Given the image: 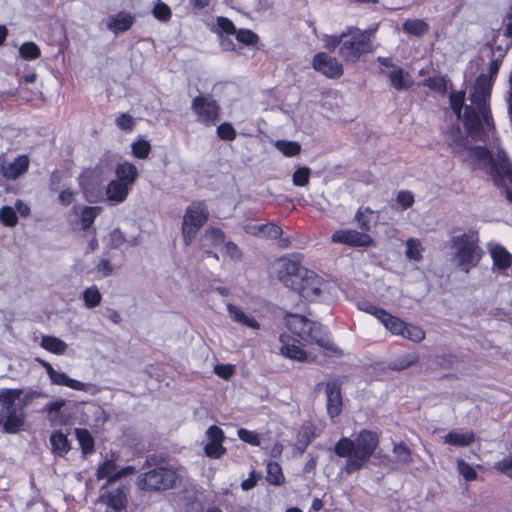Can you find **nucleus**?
<instances>
[{
    "label": "nucleus",
    "mask_w": 512,
    "mask_h": 512,
    "mask_svg": "<svg viewBox=\"0 0 512 512\" xmlns=\"http://www.w3.org/2000/svg\"><path fill=\"white\" fill-rule=\"evenodd\" d=\"M19 53L26 60H34L40 57V48L34 42H25L19 48Z\"/></svg>",
    "instance_id": "nucleus-45"
},
{
    "label": "nucleus",
    "mask_w": 512,
    "mask_h": 512,
    "mask_svg": "<svg viewBox=\"0 0 512 512\" xmlns=\"http://www.w3.org/2000/svg\"><path fill=\"white\" fill-rule=\"evenodd\" d=\"M393 453L404 464H410L413 461L412 451L405 442L395 443Z\"/></svg>",
    "instance_id": "nucleus-40"
},
{
    "label": "nucleus",
    "mask_w": 512,
    "mask_h": 512,
    "mask_svg": "<svg viewBox=\"0 0 512 512\" xmlns=\"http://www.w3.org/2000/svg\"><path fill=\"white\" fill-rule=\"evenodd\" d=\"M94 174L93 171H85L82 173L79 180L85 198L91 203L96 202L101 194L98 177Z\"/></svg>",
    "instance_id": "nucleus-23"
},
{
    "label": "nucleus",
    "mask_w": 512,
    "mask_h": 512,
    "mask_svg": "<svg viewBox=\"0 0 512 512\" xmlns=\"http://www.w3.org/2000/svg\"><path fill=\"white\" fill-rule=\"evenodd\" d=\"M227 311L229 313L230 318L243 326L252 328V329H259L260 324L259 322L251 317L245 314L239 307H237L234 304H228L227 305Z\"/></svg>",
    "instance_id": "nucleus-30"
},
{
    "label": "nucleus",
    "mask_w": 512,
    "mask_h": 512,
    "mask_svg": "<svg viewBox=\"0 0 512 512\" xmlns=\"http://www.w3.org/2000/svg\"><path fill=\"white\" fill-rule=\"evenodd\" d=\"M275 147L285 157H295L301 150L300 144L296 141L278 140L275 142Z\"/></svg>",
    "instance_id": "nucleus-36"
},
{
    "label": "nucleus",
    "mask_w": 512,
    "mask_h": 512,
    "mask_svg": "<svg viewBox=\"0 0 512 512\" xmlns=\"http://www.w3.org/2000/svg\"><path fill=\"white\" fill-rule=\"evenodd\" d=\"M326 398L327 414L331 419H334L342 413L343 408L341 387L338 383H326Z\"/></svg>",
    "instance_id": "nucleus-20"
},
{
    "label": "nucleus",
    "mask_w": 512,
    "mask_h": 512,
    "mask_svg": "<svg viewBox=\"0 0 512 512\" xmlns=\"http://www.w3.org/2000/svg\"><path fill=\"white\" fill-rule=\"evenodd\" d=\"M2 424L3 430L9 434H15L21 430L25 424V414L21 411H12L4 413L0 411V425Z\"/></svg>",
    "instance_id": "nucleus-25"
},
{
    "label": "nucleus",
    "mask_w": 512,
    "mask_h": 512,
    "mask_svg": "<svg viewBox=\"0 0 512 512\" xmlns=\"http://www.w3.org/2000/svg\"><path fill=\"white\" fill-rule=\"evenodd\" d=\"M117 127L123 131H132L135 125L133 117L127 113H121L116 119Z\"/></svg>",
    "instance_id": "nucleus-55"
},
{
    "label": "nucleus",
    "mask_w": 512,
    "mask_h": 512,
    "mask_svg": "<svg viewBox=\"0 0 512 512\" xmlns=\"http://www.w3.org/2000/svg\"><path fill=\"white\" fill-rule=\"evenodd\" d=\"M30 162H9L7 175L9 178L15 179L28 170Z\"/></svg>",
    "instance_id": "nucleus-53"
},
{
    "label": "nucleus",
    "mask_w": 512,
    "mask_h": 512,
    "mask_svg": "<svg viewBox=\"0 0 512 512\" xmlns=\"http://www.w3.org/2000/svg\"><path fill=\"white\" fill-rule=\"evenodd\" d=\"M457 469H458L459 474L466 481H469V482L475 481L478 477L476 470L463 459L457 460Z\"/></svg>",
    "instance_id": "nucleus-46"
},
{
    "label": "nucleus",
    "mask_w": 512,
    "mask_h": 512,
    "mask_svg": "<svg viewBox=\"0 0 512 512\" xmlns=\"http://www.w3.org/2000/svg\"><path fill=\"white\" fill-rule=\"evenodd\" d=\"M50 444L52 452L60 457H64L71 449V443L62 431L50 435Z\"/></svg>",
    "instance_id": "nucleus-29"
},
{
    "label": "nucleus",
    "mask_w": 512,
    "mask_h": 512,
    "mask_svg": "<svg viewBox=\"0 0 512 512\" xmlns=\"http://www.w3.org/2000/svg\"><path fill=\"white\" fill-rule=\"evenodd\" d=\"M134 23V17L127 12H119L110 15L106 20V27L111 32L118 34L127 31Z\"/></svg>",
    "instance_id": "nucleus-26"
},
{
    "label": "nucleus",
    "mask_w": 512,
    "mask_h": 512,
    "mask_svg": "<svg viewBox=\"0 0 512 512\" xmlns=\"http://www.w3.org/2000/svg\"><path fill=\"white\" fill-rule=\"evenodd\" d=\"M310 168L303 166L299 167L292 175V182L295 186H306L310 180Z\"/></svg>",
    "instance_id": "nucleus-47"
},
{
    "label": "nucleus",
    "mask_w": 512,
    "mask_h": 512,
    "mask_svg": "<svg viewBox=\"0 0 512 512\" xmlns=\"http://www.w3.org/2000/svg\"><path fill=\"white\" fill-rule=\"evenodd\" d=\"M99 206H85L81 212V226L83 230H88L94 223L96 217L101 212Z\"/></svg>",
    "instance_id": "nucleus-37"
},
{
    "label": "nucleus",
    "mask_w": 512,
    "mask_h": 512,
    "mask_svg": "<svg viewBox=\"0 0 512 512\" xmlns=\"http://www.w3.org/2000/svg\"><path fill=\"white\" fill-rule=\"evenodd\" d=\"M237 434L240 440L252 446H259L261 443L259 435L254 431H250L245 428H240L238 429Z\"/></svg>",
    "instance_id": "nucleus-50"
},
{
    "label": "nucleus",
    "mask_w": 512,
    "mask_h": 512,
    "mask_svg": "<svg viewBox=\"0 0 512 512\" xmlns=\"http://www.w3.org/2000/svg\"><path fill=\"white\" fill-rule=\"evenodd\" d=\"M359 309L374 316L378 321H380L383 316H386V310L384 308H381L369 301L359 303Z\"/></svg>",
    "instance_id": "nucleus-49"
},
{
    "label": "nucleus",
    "mask_w": 512,
    "mask_h": 512,
    "mask_svg": "<svg viewBox=\"0 0 512 512\" xmlns=\"http://www.w3.org/2000/svg\"><path fill=\"white\" fill-rule=\"evenodd\" d=\"M224 249L229 258L234 261H239L242 259V252L238 245L232 241H227L224 243Z\"/></svg>",
    "instance_id": "nucleus-59"
},
{
    "label": "nucleus",
    "mask_w": 512,
    "mask_h": 512,
    "mask_svg": "<svg viewBox=\"0 0 512 512\" xmlns=\"http://www.w3.org/2000/svg\"><path fill=\"white\" fill-rule=\"evenodd\" d=\"M327 284V281L316 272L308 269L293 291L306 301L319 302L327 289Z\"/></svg>",
    "instance_id": "nucleus-12"
},
{
    "label": "nucleus",
    "mask_w": 512,
    "mask_h": 512,
    "mask_svg": "<svg viewBox=\"0 0 512 512\" xmlns=\"http://www.w3.org/2000/svg\"><path fill=\"white\" fill-rule=\"evenodd\" d=\"M380 444V433L362 429L355 439L341 437L334 445L333 451L339 458H345L342 469L347 475L362 470L374 455Z\"/></svg>",
    "instance_id": "nucleus-2"
},
{
    "label": "nucleus",
    "mask_w": 512,
    "mask_h": 512,
    "mask_svg": "<svg viewBox=\"0 0 512 512\" xmlns=\"http://www.w3.org/2000/svg\"><path fill=\"white\" fill-rule=\"evenodd\" d=\"M455 248V260L457 267L465 273L477 267L484 256L483 249L479 246V237L477 232L463 233L454 236L451 240Z\"/></svg>",
    "instance_id": "nucleus-5"
},
{
    "label": "nucleus",
    "mask_w": 512,
    "mask_h": 512,
    "mask_svg": "<svg viewBox=\"0 0 512 512\" xmlns=\"http://www.w3.org/2000/svg\"><path fill=\"white\" fill-rule=\"evenodd\" d=\"M331 240L333 243L345 244L350 247H370L374 244L373 238L364 232L353 229L336 230Z\"/></svg>",
    "instance_id": "nucleus-15"
},
{
    "label": "nucleus",
    "mask_w": 512,
    "mask_h": 512,
    "mask_svg": "<svg viewBox=\"0 0 512 512\" xmlns=\"http://www.w3.org/2000/svg\"><path fill=\"white\" fill-rule=\"evenodd\" d=\"M316 437L317 428L315 424L311 421L303 422L296 435L295 448L301 454L304 453Z\"/></svg>",
    "instance_id": "nucleus-24"
},
{
    "label": "nucleus",
    "mask_w": 512,
    "mask_h": 512,
    "mask_svg": "<svg viewBox=\"0 0 512 512\" xmlns=\"http://www.w3.org/2000/svg\"><path fill=\"white\" fill-rule=\"evenodd\" d=\"M191 109L196 115L197 121L206 126H211L218 120L220 107L216 100L210 96L199 95L195 97Z\"/></svg>",
    "instance_id": "nucleus-13"
},
{
    "label": "nucleus",
    "mask_w": 512,
    "mask_h": 512,
    "mask_svg": "<svg viewBox=\"0 0 512 512\" xmlns=\"http://www.w3.org/2000/svg\"><path fill=\"white\" fill-rule=\"evenodd\" d=\"M98 502L105 505V512H122L127 509L129 488L121 484L116 488H105L101 490Z\"/></svg>",
    "instance_id": "nucleus-14"
},
{
    "label": "nucleus",
    "mask_w": 512,
    "mask_h": 512,
    "mask_svg": "<svg viewBox=\"0 0 512 512\" xmlns=\"http://www.w3.org/2000/svg\"><path fill=\"white\" fill-rule=\"evenodd\" d=\"M132 151L135 157L139 159L146 158L150 152V144L146 140H139L133 143Z\"/></svg>",
    "instance_id": "nucleus-56"
},
{
    "label": "nucleus",
    "mask_w": 512,
    "mask_h": 512,
    "mask_svg": "<svg viewBox=\"0 0 512 512\" xmlns=\"http://www.w3.org/2000/svg\"><path fill=\"white\" fill-rule=\"evenodd\" d=\"M36 362L39 363L46 371L51 384L58 386H66L76 391H86L87 385L79 380L70 378L66 373L57 371L46 360L37 357Z\"/></svg>",
    "instance_id": "nucleus-17"
},
{
    "label": "nucleus",
    "mask_w": 512,
    "mask_h": 512,
    "mask_svg": "<svg viewBox=\"0 0 512 512\" xmlns=\"http://www.w3.org/2000/svg\"><path fill=\"white\" fill-rule=\"evenodd\" d=\"M214 371L222 379L229 380L234 374V367L230 364H218Z\"/></svg>",
    "instance_id": "nucleus-62"
},
{
    "label": "nucleus",
    "mask_w": 512,
    "mask_h": 512,
    "mask_svg": "<svg viewBox=\"0 0 512 512\" xmlns=\"http://www.w3.org/2000/svg\"><path fill=\"white\" fill-rule=\"evenodd\" d=\"M217 27L219 31L224 32L227 35H232L236 33V28L233 22L225 17L217 18Z\"/></svg>",
    "instance_id": "nucleus-61"
},
{
    "label": "nucleus",
    "mask_w": 512,
    "mask_h": 512,
    "mask_svg": "<svg viewBox=\"0 0 512 512\" xmlns=\"http://www.w3.org/2000/svg\"><path fill=\"white\" fill-rule=\"evenodd\" d=\"M203 240L209 241L210 246L217 247L225 243V233L217 227H210L205 230Z\"/></svg>",
    "instance_id": "nucleus-38"
},
{
    "label": "nucleus",
    "mask_w": 512,
    "mask_h": 512,
    "mask_svg": "<svg viewBox=\"0 0 512 512\" xmlns=\"http://www.w3.org/2000/svg\"><path fill=\"white\" fill-rule=\"evenodd\" d=\"M134 472V467L126 466L121 470H117V464L113 459H107L104 462L100 463L97 471L96 477L98 480L106 479V483L102 486L101 490L112 485L117 480L121 479L124 476L132 474Z\"/></svg>",
    "instance_id": "nucleus-16"
},
{
    "label": "nucleus",
    "mask_w": 512,
    "mask_h": 512,
    "mask_svg": "<svg viewBox=\"0 0 512 512\" xmlns=\"http://www.w3.org/2000/svg\"><path fill=\"white\" fill-rule=\"evenodd\" d=\"M475 440V434L471 432L460 433L451 431L444 436V442L456 447H466L471 445Z\"/></svg>",
    "instance_id": "nucleus-32"
},
{
    "label": "nucleus",
    "mask_w": 512,
    "mask_h": 512,
    "mask_svg": "<svg viewBox=\"0 0 512 512\" xmlns=\"http://www.w3.org/2000/svg\"><path fill=\"white\" fill-rule=\"evenodd\" d=\"M277 265V279L292 291L308 270V268L302 265V256L300 254L282 256L279 258Z\"/></svg>",
    "instance_id": "nucleus-9"
},
{
    "label": "nucleus",
    "mask_w": 512,
    "mask_h": 512,
    "mask_svg": "<svg viewBox=\"0 0 512 512\" xmlns=\"http://www.w3.org/2000/svg\"><path fill=\"white\" fill-rule=\"evenodd\" d=\"M116 179L106 186L107 201L119 204L124 202L138 178V170L132 162H119L115 169Z\"/></svg>",
    "instance_id": "nucleus-7"
},
{
    "label": "nucleus",
    "mask_w": 512,
    "mask_h": 512,
    "mask_svg": "<svg viewBox=\"0 0 512 512\" xmlns=\"http://www.w3.org/2000/svg\"><path fill=\"white\" fill-rule=\"evenodd\" d=\"M209 218L207 205L203 201H193L185 211L182 221V236L186 246L191 245L198 231Z\"/></svg>",
    "instance_id": "nucleus-8"
},
{
    "label": "nucleus",
    "mask_w": 512,
    "mask_h": 512,
    "mask_svg": "<svg viewBox=\"0 0 512 512\" xmlns=\"http://www.w3.org/2000/svg\"><path fill=\"white\" fill-rule=\"evenodd\" d=\"M101 293L96 286H91L83 292V300L87 308H94L101 303Z\"/></svg>",
    "instance_id": "nucleus-41"
},
{
    "label": "nucleus",
    "mask_w": 512,
    "mask_h": 512,
    "mask_svg": "<svg viewBox=\"0 0 512 512\" xmlns=\"http://www.w3.org/2000/svg\"><path fill=\"white\" fill-rule=\"evenodd\" d=\"M494 469L512 479V457H505L496 462Z\"/></svg>",
    "instance_id": "nucleus-58"
},
{
    "label": "nucleus",
    "mask_w": 512,
    "mask_h": 512,
    "mask_svg": "<svg viewBox=\"0 0 512 512\" xmlns=\"http://www.w3.org/2000/svg\"><path fill=\"white\" fill-rule=\"evenodd\" d=\"M489 253L492 259L493 270L505 274L512 265L511 253L500 244L494 245Z\"/></svg>",
    "instance_id": "nucleus-22"
},
{
    "label": "nucleus",
    "mask_w": 512,
    "mask_h": 512,
    "mask_svg": "<svg viewBox=\"0 0 512 512\" xmlns=\"http://www.w3.org/2000/svg\"><path fill=\"white\" fill-rule=\"evenodd\" d=\"M403 31L409 35L421 37L429 31V25L421 19H408L403 23Z\"/></svg>",
    "instance_id": "nucleus-35"
},
{
    "label": "nucleus",
    "mask_w": 512,
    "mask_h": 512,
    "mask_svg": "<svg viewBox=\"0 0 512 512\" xmlns=\"http://www.w3.org/2000/svg\"><path fill=\"white\" fill-rule=\"evenodd\" d=\"M477 160H508L505 150L498 143L489 147H476Z\"/></svg>",
    "instance_id": "nucleus-27"
},
{
    "label": "nucleus",
    "mask_w": 512,
    "mask_h": 512,
    "mask_svg": "<svg viewBox=\"0 0 512 512\" xmlns=\"http://www.w3.org/2000/svg\"><path fill=\"white\" fill-rule=\"evenodd\" d=\"M259 476L257 475L255 470H252L249 474V477L242 481L241 487L244 491L251 490L257 484Z\"/></svg>",
    "instance_id": "nucleus-64"
},
{
    "label": "nucleus",
    "mask_w": 512,
    "mask_h": 512,
    "mask_svg": "<svg viewBox=\"0 0 512 512\" xmlns=\"http://www.w3.org/2000/svg\"><path fill=\"white\" fill-rule=\"evenodd\" d=\"M217 135L222 140L232 141L236 137V131L229 123H222L217 127Z\"/></svg>",
    "instance_id": "nucleus-57"
},
{
    "label": "nucleus",
    "mask_w": 512,
    "mask_h": 512,
    "mask_svg": "<svg viewBox=\"0 0 512 512\" xmlns=\"http://www.w3.org/2000/svg\"><path fill=\"white\" fill-rule=\"evenodd\" d=\"M380 73L384 74L390 82V85L397 91L408 90L414 85V79L411 74L401 67H393L392 70L380 69Z\"/></svg>",
    "instance_id": "nucleus-21"
},
{
    "label": "nucleus",
    "mask_w": 512,
    "mask_h": 512,
    "mask_svg": "<svg viewBox=\"0 0 512 512\" xmlns=\"http://www.w3.org/2000/svg\"><path fill=\"white\" fill-rule=\"evenodd\" d=\"M143 468L147 470L140 473L137 478V486L140 490L159 492L175 487L178 475L173 468L167 466L150 468L149 459H146Z\"/></svg>",
    "instance_id": "nucleus-6"
},
{
    "label": "nucleus",
    "mask_w": 512,
    "mask_h": 512,
    "mask_svg": "<svg viewBox=\"0 0 512 512\" xmlns=\"http://www.w3.org/2000/svg\"><path fill=\"white\" fill-rule=\"evenodd\" d=\"M418 361L417 354H406L390 363V368L393 370H405Z\"/></svg>",
    "instance_id": "nucleus-43"
},
{
    "label": "nucleus",
    "mask_w": 512,
    "mask_h": 512,
    "mask_svg": "<svg viewBox=\"0 0 512 512\" xmlns=\"http://www.w3.org/2000/svg\"><path fill=\"white\" fill-rule=\"evenodd\" d=\"M312 65L316 71L329 78H338L343 74V67L338 60L324 52L314 56Z\"/></svg>",
    "instance_id": "nucleus-19"
},
{
    "label": "nucleus",
    "mask_w": 512,
    "mask_h": 512,
    "mask_svg": "<svg viewBox=\"0 0 512 512\" xmlns=\"http://www.w3.org/2000/svg\"><path fill=\"white\" fill-rule=\"evenodd\" d=\"M373 210L369 207H360L355 215V220L358 223L359 228L362 232L366 233L371 229V220L369 215L373 214Z\"/></svg>",
    "instance_id": "nucleus-39"
},
{
    "label": "nucleus",
    "mask_w": 512,
    "mask_h": 512,
    "mask_svg": "<svg viewBox=\"0 0 512 512\" xmlns=\"http://www.w3.org/2000/svg\"><path fill=\"white\" fill-rule=\"evenodd\" d=\"M236 39L246 45H254L258 41V36L249 29L236 30Z\"/></svg>",
    "instance_id": "nucleus-52"
},
{
    "label": "nucleus",
    "mask_w": 512,
    "mask_h": 512,
    "mask_svg": "<svg viewBox=\"0 0 512 512\" xmlns=\"http://www.w3.org/2000/svg\"><path fill=\"white\" fill-rule=\"evenodd\" d=\"M153 14L159 20H167L171 16V10L166 4L159 3L154 7Z\"/></svg>",
    "instance_id": "nucleus-63"
},
{
    "label": "nucleus",
    "mask_w": 512,
    "mask_h": 512,
    "mask_svg": "<svg viewBox=\"0 0 512 512\" xmlns=\"http://www.w3.org/2000/svg\"><path fill=\"white\" fill-rule=\"evenodd\" d=\"M371 35L369 31H360L357 28L349 27L340 35L326 36L325 45L330 50H334L340 45L339 55L343 60L355 63L362 54L372 51Z\"/></svg>",
    "instance_id": "nucleus-3"
},
{
    "label": "nucleus",
    "mask_w": 512,
    "mask_h": 512,
    "mask_svg": "<svg viewBox=\"0 0 512 512\" xmlns=\"http://www.w3.org/2000/svg\"><path fill=\"white\" fill-rule=\"evenodd\" d=\"M258 230L265 237L274 240L280 238L283 234L282 228L274 223L262 224L258 227Z\"/></svg>",
    "instance_id": "nucleus-48"
},
{
    "label": "nucleus",
    "mask_w": 512,
    "mask_h": 512,
    "mask_svg": "<svg viewBox=\"0 0 512 512\" xmlns=\"http://www.w3.org/2000/svg\"><path fill=\"white\" fill-rule=\"evenodd\" d=\"M206 435H207V437L209 439V442H220V443H223V441L225 439V435H224L223 430L220 427L216 426V425H211L207 429Z\"/></svg>",
    "instance_id": "nucleus-60"
},
{
    "label": "nucleus",
    "mask_w": 512,
    "mask_h": 512,
    "mask_svg": "<svg viewBox=\"0 0 512 512\" xmlns=\"http://www.w3.org/2000/svg\"><path fill=\"white\" fill-rule=\"evenodd\" d=\"M287 326L292 334L301 340L324 348L330 356L342 355V351L329 340L327 328L319 322L312 321L303 315L293 314L287 319Z\"/></svg>",
    "instance_id": "nucleus-4"
},
{
    "label": "nucleus",
    "mask_w": 512,
    "mask_h": 512,
    "mask_svg": "<svg viewBox=\"0 0 512 512\" xmlns=\"http://www.w3.org/2000/svg\"><path fill=\"white\" fill-rule=\"evenodd\" d=\"M500 63L492 60L488 73H481L470 90V104H465V93L452 92L450 94V105L453 112L459 119H462L468 136L474 140L483 138L494 129L489 99L493 80L498 74Z\"/></svg>",
    "instance_id": "nucleus-1"
},
{
    "label": "nucleus",
    "mask_w": 512,
    "mask_h": 512,
    "mask_svg": "<svg viewBox=\"0 0 512 512\" xmlns=\"http://www.w3.org/2000/svg\"><path fill=\"white\" fill-rule=\"evenodd\" d=\"M23 390L20 388H4L0 390V403L3 406L1 411L4 413L17 411L15 407L16 400L20 399Z\"/></svg>",
    "instance_id": "nucleus-28"
},
{
    "label": "nucleus",
    "mask_w": 512,
    "mask_h": 512,
    "mask_svg": "<svg viewBox=\"0 0 512 512\" xmlns=\"http://www.w3.org/2000/svg\"><path fill=\"white\" fill-rule=\"evenodd\" d=\"M396 201L403 210H406L413 206L415 199L411 191L401 190L397 194Z\"/></svg>",
    "instance_id": "nucleus-54"
},
{
    "label": "nucleus",
    "mask_w": 512,
    "mask_h": 512,
    "mask_svg": "<svg viewBox=\"0 0 512 512\" xmlns=\"http://www.w3.org/2000/svg\"><path fill=\"white\" fill-rule=\"evenodd\" d=\"M0 221L6 227H15L18 223L16 211L10 206H3L0 209Z\"/></svg>",
    "instance_id": "nucleus-44"
},
{
    "label": "nucleus",
    "mask_w": 512,
    "mask_h": 512,
    "mask_svg": "<svg viewBox=\"0 0 512 512\" xmlns=\"http://www.w3.org/2000/svg\"><path fill=\"white\" fill-rule=\"evenodd\" d=\"M75 436L83 455H91L95 451V440L88 429L76 428Z\"/></svg>",
    "instance_id": "nucleus-31"
},
{
    "label": "nucleus",
    "mask_w": 512,
    "mask_h": 512,
    "mask_svg": "<svg viewBox=\"0 0 512 512\" xmlns=\"http://www.w3.org/2000/svg\"><path fill=\"white\" fill-rule=\"evenodd\" d=\"M266 480L273 486H281L285 482L282 467L276 461H269L266 465Z\"/></svg>",
    "instance_id": "nucleus-34"
},
{
    "label": "nucleus",
    "mask_w": 512,
    "mask_h": 512,
    "mask_svg": "<svg viewBox=\"0 0 512 512\" xmlns=\"http://www.w3.org/2000/svg\"><path fill=\"white\" fill-rule=\"evenodd\" d=\"M294 335L290 333L280 334V352L288 359L305 362L307 360V352L300 347V338H296Z\"/></svg>",
    "instance_id": "nucleus-18"
},
{
    "label": "nucleus",
    "mask_w": 512,
    "mask_h": 512,
    "mask_svg": "<svg viewBox=\"0 0 512 512\" xmlns=\"http://www.w3.org/2000/svg\"><path fill=\"white\" fill-rule=\"evenodd\" d=\"M40 345L46 351L56 355H62L67 350V344L63 340L51 335L42 336Z\"/></svg>",
    "instance_id": "nucleus-33"
},
{
    "label": "nucleus",
    "mask_w": 512,
    "mask_h": 512,
    "mask_svg": "<svg viewBox=\"0 0 512 512\" xmlns=\"http://www.w3.org/2000/svg\"><path fill=\"white\" fill-rule=\"evenodd\" d=\"M423 248L419 240L410 238L406 242V256L414 261L422 259Z\"/></svg>",
    "instance_id": "nucleus-42"
},
{
    "label": "nucleus",
    "mask_w": 512,
    "mask_h": 512,
    "mask_svg": "<svg viewBox=\"0 0 512 512\" xmlns=\"http://www.w3.org/2000/svg\"><path fill=\"white\" fill-rule=\"evenodd\" d=\"M205 454L210 458H220L226 449L220 442H208L204 447Z\"/></svg>",
    "instance_id": "nucleus-51"
},
{
    "label": "nucleus",
    "mask_w": 512,
    "mask_h": 512,
    "mask_svg": "<svg viewBox=\"0 0 512 512\" xmlns=\"http://www.w3.org/2000/svg\"><path fill=\"white\" fill-rule=\"evenodd\" d=\"M391 334L419 343L425 339V331L418 325L409 324L386 311L379 321Z\"/></svg>",
    "instance_id": "nucleus-11"
},
{
    "label": "nucleus",
    "mask_w": 512,
    "mask_h": 512,
    "mask_svg": "<svg viewBox=\"0 0 512 512\" xmlns=\"http://www.w3.org/2000/svg\"><path fill=\"white\" fill-rule=\"evenodd\" d=\"M478 167L486 172L494 185L503 188L502 194L512 205V190L507 184H512V162H476Z\"/></svg>",
    "instance_id": "nucleus-10"
}]
</instances>
